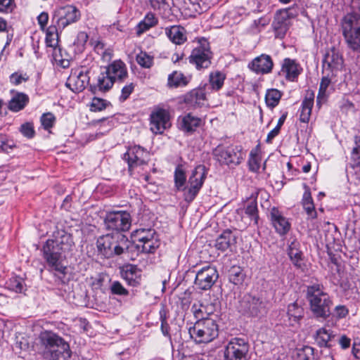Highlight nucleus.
Returning a JSON list of instances; mask_svg holds the SVG:
<instances>
[{
  "label": "nucleus",
  "instance_id": "6",
  "mask_svg": "<svg viewBox=\"0 0 360 360\" xmlns=\"http://www.w3.org/2000/svg\"><path fill=\"white\" fill-rule=\"evenodd\" d=\"M188 333L196 342L207 343L218 337L219 326L215 319L197 320Z\"/></svg>",
  "mask_w": 360,
  "mask_h": 360
},
{
  "label": "nucleus",
  "instance_id": "32",
  "mask_svg": "<svg viewBox=\"0 0 360 360\" xmlns=\"http://www.w3.org/2000/svg\"><path fill=\"white\" fill-rule=\"evenodd\" d=\"M191 311L195 319L198 320H205L210 319H215L217 320V315L213 314L214 306L212 304L204 305L200 304L199 305L194 304L192 305Z\"/></svg>",
  "mask_w": 360,
  "mask_h": 360
},
{
  "label": "nucleus",
  "instance_id": "16",
  "mask_svg": "<svg viewBox=\"0 0 360 360\" xmlns=\"http://www.w3.org/2000/svg\"><path fill=\"white\" fill-rule=\"evenodd\" d=\"M89 70L82 68L79 72L72 73L68 79L66 86L73 92H81L89 83Z\"/></svg>",
  "mask_w": 360,
  "mask_h": 360
},
{
  "label": "nucleus",
  "instance_id": "28",
  "mask_svg": "<svg viewBox=\"0 0 360 360\" xmlns=\"http://www.w3.org/2000/svg\"><path fill=\"white\" fill-rule=\"evenodd\" d=\"M13 95L8 102V108L12 112H19L25 108L29 103V96L22 92H18L15 90H11Z\"/></svg>",
  "mask_w": 360,
  "mask_h": 360
},
{
  "label": "nucleus",
  "instance_id": "44",
  "mask_svg": "<svg viewBox=\"0 0 360 360\" xmlns=\"http://www.w3.org/2000/svg\"><path fill=\"white\" fill-rule=\"evenodd\" d=\"M293 356L296 360H313L314 359V349L310 346H304L296 349Z\"/></svg>",
  "mask_w": 360,
  "mask_h": 360
},
{
  "label": "nucleus",
  "instance_id": "50",
  "mask_svg": "<svg viewBox=\"0 0 360 360\" xmlns=\"http://www.w3.org/2000/svg\"><path fill=\"white\" fill-rule=\"evenodd\" d=\"M7 284L8 288L15 292L20 293L24 290V281L21 277H12L9 279Z\"/></svg>",
  "mask_w": 360,
  "mask_h": 360
},
{
  "label": "nucleus",
  "instance_id": "15",
  "mask_svg": "<svg viewBox=\"0 0 360 360\" xmlns=\"http://www.w3.org/2000/svg\"><path fill=\"white\" fill-rule=\"evenodd\" d=\"M344 60L342 55L332 47L325 54L323 59V71L338 75L343 68Z\"/></svg>",
  "mask_w": 360,
  "mask_h": 360
},
{
  "label": "nucleus",
  "instance_id": "26",
  "mask_svg": "<svg viewBox=\"0 0 360 360\" xmlns=\"http://www.w3.org/2000/svg\"><path fill=\"white\" fill-rule=\"evenodd\" d=\"M342 34L360 32V17L356 13H347L342 20Z\"/></svg>",
  "mask_w": 360,
  "mask_h": 360
},
{
  "label": "nucleus",
  "instance_id": "62",
  "mask_svg": "<svg viewBox=\"0 0 360 360\" xmlns=\"http://www.w3.org/2000/svg\"><path fill=\"white\" fill-rule=\"evenodd\" d=\"M14 0H0V12H11L13 8Z\"/></svg>",
  "mask_w": 360,
  "mask_h": 360
},
{
  "label": "nucleus",
  "instance_id": "41",
  "mask_svg": "<svg viewBox=\"0 0 360 360\" xmlns=\"http://www.w3.org/2000/svg\"><path fill=\"white\" fill-rule=\"evenodd\" d=\"M188 81L184 74L179 71H174L169 75L167 85L170 88H176L187 85Z\"/></svg>",
  "mask_w": 360,
  "mask_h": 360
},
{
  "label": "nucleus",
  "instance_id": "27",
  "mask_svg": "<svg viewBox=\"0 0 360 360\" xmlns=\"http://www.w3.org/2000/svg\"><path fill=\"white\" fill-rule=\"evenodd\" d=\"M206 101V93L204 89H195L184 97V102L193 108L202 107Z\"/></svg>",
  "mask_w": 360,
  "mask_h": 360
},
{
  "label": "nucleus",
  "instance_id": "11",
  "mask_svg": "<svg viewBox=\"0 0 360 360\" xmlns=\"http://www.w3.org/2000/svg\"><path fill=\"white\" fill-rule=\"evenodd\" d=\"M239 310L248 316L257 317L266 312V304L252 294H245L240 301Z\"/></svg>",
  "mask_w": 360,
  "mask_h": 360
},
{
  "label": "nucleus",
  "instance_id": "51",
  "mask_svg": "<svg viewBox=\"0 0 360 360\" xmlns=\"http://www.w3.org/2000/svg\"><path fill=\"white\" fill-rule=\"evenodd\" d=\"M14 148H15L14 141L9 139L7 136L0 134V152L8 153Z\"/></svg>",
  "mask_w": 360,
  "mask_h": 360
},
{
  "label": "nucleus",
  "instance_id": "2",
  "mask_svg": "<svg viewBox=\"0 0 360 360\" xmlns=\"http://www.w3.org/2000/svg\"><path fill=\"white\" fill-rule=\"evenodd\" d=\"M207 170L205 165H199L192 170L186 184V172L182 165H178L174 172V188L183 192L184 200L191 203L195 198L207 177Z\"/></svg>",
  "mask_w": 360,
  "mask_h": 360
},
{
  "label": "nucleus",
  "instance_id": "52",
  "mask_svg": "<svg viewBox=\"0 0 360 360\" xmlns=\"http://www.w3.org/2000/svg\"><path fill=\"white\" fill-rule=\"evenodd\" d=\"M160 320L161 321L160 329L162 334L171 339V335L169 333L170 327L167 321V312L166 310L162 308L160 311Z\"/></svg>",
  "mask_w": 360,
  "mask_h": 360
},
{
  "label": "nucleus",
  "instance_id": "56",
  "mask_svg": "<svg viewBox=\"0 0 360 360\" xmlns=\"http://www.w3.org/2000/svg\"><path fill=\"white\" fill-rule=\"evenodd\" d=\"M110 105V102L99 98H94L91 104V110L101 111Z\"/></svg>",
  "mask_w": 360,
  "mask_h": 360
},
{
  "label": "nucleus",
  "instance_id": "21",
  "mask_svg": "<svg viewBox=\"0 0 360 360\" xmlns=\"http://www.w3.org/2000/svg\"><path fill=\"white\" fill-rule=\"evenodd\" d=\"M323 76L321 78L319 93L316 98L317 105L321 106V105L325 103L327 101V98L329 96L330 91L328 88L331 83H335L337 80L335 79V77L337 75L323 71Z\"/></svg>",
  "mask_w": 360,
  "mask_h": 360
},
{
  "label": "nucleus",
  "instance_id": "36",
  "mask_svg": "<svg viewBox=\"0 0 360 360\" xmlns=\"http://www.w3.org/2000/svg\"><path fill=\"white\" fill-rule=\"evenodd\" d=\"M304 314V308L297 302H294L288 305L287 316L290 326H294L295 323H299V321L303 318Z\"/></svg>",
  "mask_w": 360,
  "mask_h": 360
},
{
  "label": "nucleus",
  "instance_id": "20",
  "mask_svg": "<svg viewBox=\"0 0 360 360\" xmlns=\"http://www.w3.org/2000/svg\"><path fill=\"white\" fill-rule=\"evenodd\" d=\"M114 82H123L128 77L126 64L121 60H114L105 67Z\"/></svg>",
  "mask_w": 360,
  "mask_h": 360
},
{
  "label": "nucleus",
  "instance_id": "7",
  "mask_svg": "<svg viewBox=\"0 0 360 360\" xmlns=\"http://www.w3.org/2000/svg\"><path fill=\"white\" fill-rule=\"evenodd\" d=\"M214 158L220 165L230 166L238 165L243 159V153L240 146L218 145L212 152Z\"/></svg>",
  "mask_w": 360,
  "mask_h": 360
},
{
  "label": "nucleus",
  "instance_id": "30",
  "mask_svg": "<svg viewBox=\"0 0 360 360\" xmlns=\"http://www.w3.org/2000/svg\"><path fill=\"white\" fill-rule=\"evenodd\" d=\"M302 68L295 60L285 58L282 64L281 72L289 81H294L300 74Z\"/></svg>",
  "mask_w": 360,
  "mask_h": 360
},
{
  "label": "nucleus",
  "instance_id": "48",
  "mask_svg": "<svg viewBox=\"0 0 360 360\" xmlns=\"http://www.w3.org/2000/svg\"><path fill=\"white\" fill-rule=\"evenodd\" d=\"M225 78V75L219 71L212 72L210 75V83L212 88L215 90L220 89L224 84Z\"/></svg>",
  "mask_w": 360,
  "mask_h": 360
},
{
  "label": "nucleus",
  "instance_id": "8",
  "mask_svg": "<svg viewBox=\"0 0 360 360\" xmlns=\"http://www.w3.org/2000/svg\"><path fill=\"white\" fill-rule=\"evenodd\" d=\"M250 345L247 339L232 338L225 346L224 360H249Z\"/></svg>",
  "mask_w": 360,
  "mask_h": 360
},
{
  "label": "nucleus",
  "instance_id": "58",
  "mask_svg": "<svg viewBox=\"0 0 360 360\" xmlns=\"http://www.w3.org/2000/svg\"><path fill=\"white\" fill-rule=\"evenodd\" d=\"M20 131L22 134L28 138L32 139L34 136L35 131L34 129V125L31 122H25L20 126Z\"/></svg>",
  "mask_w": 360,
  "mask_h": 360
},
{
  "label": "nucleus",
  "instance_id": "22",
  "mask_svg": "<svg viewBox=\"0 0 360 360\" xmlns=\"http://www.w3.org/2000/svg\"><path fill=\"white\" fill-rule=\"evenodd\" d=\"M274 63L269 55L262 54L255 58L249 65L250 68L257 74H268L271 72Z\"/></svg>",
  "mask_w": 360,
  "mask_h": 360
},
{
  "label": "nucleus",
  "instance_id": "35",
  "mask_svg": "<svg viewBox=\"0 0 360 360\" xmlns=\"http://www.w3.org/2000/svg\"><path fill=\"white\" fill-rule=\"evenodd\" d=\"M305 191L302 198V206L305 210L309 219H316L317 217V213L315 210L313 199L311 198L309 188L304 184Z\"/></svg>",
  "mask_w": 360,
  "mask_h": 360
},
{
  "label": "nucleus",
  "instance_id": "33",
  "mask_svg": "<svg viewBox=\"0 0 360 360\" xmlns=\"http://www.w3.org/2000/svg\"><path fill=\"white\" fill-rule=\"evenodd\" d=\"M139 243H142L141 251L145 253H154L160 244L155 232L149 233L148 238L141 237Z\"/></svg>",
  "mask_w": 360,
  "mask_h": 360
},
{
  "label": "nucleus",
  "instance_id": "9",
  "mask_svg": "<svg viewBox=\"0 0 360 360\" xmlns=\"http://www.w3.org/2000/svg\"><path fill=\"white\" fill-rule=\"evenodd\" d=\"M80 18L81 12L76 6L66 5L60 6L54 11L52 22L61 32L68 25L79 21Z\"/></svg>",
  "mask_w": 360,
  "mask_h": 360
},
{
  "label": "nucleus",
  "instance_id": "13",
  "mask_svg": "<svg viewBox=\"0 0 360 360\" xmlns=\"http://www.w3.org/2000/svg\"><path fill=\"white\" fill-rule=\"evenodd\" d=\"M219 278L215 266H206L200 269L195 276V284L198 288L207 290L210 289Z\"/></svg>",
  "mask_w": 360,
  "mask_h": 360
},
{
  "label": "nucleus",
  "instance_id": "57",
  "mask_svg": "<svg viewBox=\"0 0 360 360\" xmlns=\"http://www.w3.org/2000/svg\"><path fill=\"white\" fill-rule=\"evenodd\" d=\"M40 121L44 129L47 130L53 126L56 117L53 113L46 112L41 115Z\"/></svg>",
  "mask_w": 360,
  "mask_h": 360
},
{
  "label": "nucleus",
  "instance_id": "14",
  "mask_svg": "<svg viewBox=\"0 0 360 360\" xmlns=\"http://www.w3.org/2000/svg\"><path fill=\"white\" fill-rule=\"evenodd\" d=\"M149 157V153L139 146L129 148L124 155V158L128 162L129 171L135 167L147 165Z\"/></svg>",
  "mask_w": 360,
  "mask_h": 360
},
{
  "label": "nucleus",
  "instance_id": "19",
  "mask_svg": "<svg viewBox=\"0 0 360 360\" xmlns=\"http://www.w3.org/2000/svg\"><path fill=\"white\" fill-rule=\"evenodd\" d=\"M169 126L167 114L164 110H158L150 115V130L154 134H162Z\"/></svg>",
  "mask_w": 360,
  "mask_h": 360
},
{
  "label": "nucleus",
  "instance_id": "59",
  "mask_svg": "<svg viewBox=\"0 0 360 360\" xmlns=\"http://www.w3.org/2000/svg\"><path fill=\"white\" fill-rule=\"evenodd\" d=\"M349 314V309L345 305H338L335 307L334 311H333V316L338 319H344Z\"/></svg>",
  "mask_w": 360,
  "mask_h": 360
},
{
  "label": "nucleus",
  "instance_id": "3",
  "mask_svg": "<svg viewBox=\"0 0 360 360\" xmlns=\"http://www.w3.org/2000/svg\"><path fill=\"white\" fill-rule=\"evenodd\" d=\"M39 342L43 347L42 356L46 360H68L72 352L69 343L56 333L44 330L39 334Z\"/></svg>",
  "mask_w": 360,
  "mask_h": 360
},
{
  "label": "nucleus",
  "instance_id": "46",
  "mask_svg": "<svg viewBox=\"0 0 360 360\" xmlns=\"http://www.w3.org/2000/svg\"><path fill=\"white\" fill-rule=\"evenodd\" d=\"M281 93L276 89H269L265 96L266 105L271 108H275L281 98Z\"/></svg>",
  "mask_w": 360,
  "mask_h": 360
},
{
  "label": "nucleus",
  "instance_id": "40",
  "mask_svg": "<svg viewBox=\"0 0 360 360\" xmlns=\"http://www.w3.org/2000/svg\"><path fill=\"white\" fill-rule=\"evenodd\" d=\"M229 281L236 285H242L246 277L243 269L238 266H233L229 270Z\"/></svg>",
  "mask_w": 360,
  "mask_h": 360
},
{
  "label": "nucleus",
  "instance_id": "12",
  "mask_svg": "<svg viewBox=\"0 0 360 360\" xmlns=\"http://www.w3.org/2000/svg\"><path fill=\"white\" fill-rule=\"evenodd\" d=\"M212 52L210 50L209 43L203 40L200 44L193 49L190 56V63L194 65L198 70L208 68L211 65Z\"/></svg>",
  "mask_w": 360,
  "mask_h": 360
},
{
  "label": "nucleus",
  "instance_id": "1",
  "mask_svg": "<svg viewBox=\"0 0 360 360\" xmlns=\"http://www.w3.org/2000/svg\"><path fill=\"white\" fill-rule=\"evenodd\" d=\"M74 242L72 236L64 230L53 233L43 247L44 256L54 275L65 283L67 267L62 264L63 254L72 250Z\"/></svg>",
  "mask_w": 360,
  "mask_h": 360
},
{
  "label": "nucleus",
  "instance_id": "23",
  "mask_svg": "<svg viewBox=\"0 0 360 360\" xmlns=\"http://www.w3.org/2000/svg\"><path fill=\"white\" fill-rule=\"evenodd\" d=\"M121 276L128 285L138 286L141 283V270L134 264H126L121 269Z\"/></svg>",
  "mask_w": 360,
  "mask_h": 360
},
{
  "label": "nucleus",
  "instance_id": "38",
  "mask_svg": "<svg viewBox=\"0 0 360 360\" xmlns=\"http://www.w3.org/2000/svg\"><path fill=\"white\" fill-rule=\"evenodd\" d=\"M314 105V94H311L309 97H306L302 103L300 120L303 123H307L309 121L311 109Z\"/></svg>",
  "mask_w": 360,
  "mask_h": 360
},
{
  "label": "nucleus",
  "instance_id": "18",
  "mask_svg": "<svg viewBox=\"0 0 360 360\" xmlns=\"http://www.w3.org/2000/svg\"><path fill=\"white\" fill-rule=\"evenodd\" d=\"M270 219L276 231L281 236H284L290 231L291 225L278 208L274 207L270 211Z\"/></svg>",
  "mask_w": 360,
  "mask_h": 360
},
{
  "label": "nucleus",
  "instance_id": "31",
  "mask_svg": "<svg viewBox=\"0 0 360 360\" xmlns=\"http://www.w3.org/2000/svg\"><path fill=\"white\" fill-rule=\"evenodd\" d=\"M179 128L186 134H192L196 130L201 123V120L191 113L179 118Z\"/></svg>",
  "mask_w": 360,
  "mask_h": 360
},
{
  "label": "nucleus",
  "instance_id": "63",
  "mask_svg": "<svg viewBox=\"0 0 360 360\" xmlns=\"http://www.w3.org/2000/svg\"><path fill=\"white\" fill-rule=\"evenodd\" d=\"M150 232H155L153 229H139L136 230L134 232V236L136 238V240L139 242V239H141V237H147L149 235V233Z\"/></svg>",
  "mask_w": 360,
  "mask_h": 360
},
{
  "label": "nucleus",
  "instance_id": "60",
  "mask_svg": "<svg viewBox=\"0 0 360 360\" xmlns=\"http://www.w3.org/2000/svg\"><path fill=\"white\" fill-rule=\"evenodd\" d=\"M134 84L133 83H130L127 85H125L121 91V95L120 96V101L123 102L125 101L131 95V94L134 90Z\"/></svg>",
  "mask_w": 360,
  "mask_h": 360
},
{
  "label": "nucleus",
  "instance_id": "49",
  "mask_svg": "<svg viewBox=\"0 0 360 360\" xmlns=\"http://www.w3.org/2000/svg\"><path fill=\"white\" fill-rule=\"evenodd\" d=\"M136 60L143 68H150L153 65V56L148 55L145 51H141L137 54Z\"/></svg>",
  "mask_w": 360,
  "mask_h": 360
},
{
  "label": "nucleus",
  "instance_id": "54",
  "mask_svg": "<svg viewBox=\"0 0 360 360\" xmlns=\"http://www.w3.org/2000/svg\"><path fill=\"white\" fill-rule=\"evenodd\" d=\"M29 79V76L26 73L15 72L9 77V82L14 86H18L22 82H26Z\"/></svg>",
  "mask_w": 360,
  "mask_h": 360
},
{
  "label": "nucleus",
  "instance_id": "42",
  "mask_svg": "<svg viewBox=\"0 0 360 360\" xmlns=\"http://www.w3.org/2000/svg\"><path fill=\"white\" fill-rule=\"evenodd\" d=\"M245 214L254 221L255 224H257L259 220V214L257 208V197L250 198L247 205L244 207Z\"/></svg>",
  "mask_w": 360,
  "mask_h": 360
},
{
  "label": "nucleus",
  "instance_id": "29",
  "mask_svg": "<svg viewBox=\"0 0 360 360\" xmlns=\"http://www.w3.org/2000/svg\"><path fill=\"white\" fill-rule=\"evenodd\" d=\"M236 243V236L230 229L224 230L216 239L214 246L221 252L226 251Z\"/></svg>",
  "mask_w": 360,
  "mask_h": 360
},
{
  "label": "nucleus",
  "instance_id": "37",
  "mask_svg": "<svg viewBox=\"0 0 360 360\" xmlns=\"http://www.w3.org/2000/svg\"><path fill=\"white\" fill-rule=\"evenodd\" d=\"M158 22L155 15L151 12L148 13L144 18L137 25L136 33L141 35L151 27L155 26Z\"/></svg>",
  "mask_w": 360,
  "mask_h": 360
},
{
  "label": "nucleus",
  "instance_id": "25",
  "mask_svg": "<svg viewBox=\"0 0 360 360\" xmlns=\"http://www.w3.org/2000/svg\"><path fill=\"white\" fill-rule=\"evenodd\" d=\"M300 243L296 239H293L288 248V255L292 264L298 269L304 268V256L300 250Z\"/></svg>",
  "mask_w": 360,
  "mask_h": 360
},
{
  "label": "nucleus",
  "instance_id": "45",
  "mask_svg": "<svg viewBox=\"0 0 360 360\" xmlns=\"http://www.w3.org/2000/svg\"><path fill=\"white\" fill-rule=\"evenodd\" d=\"M343 36L349 49L360 52V31L345 34Z\"/></svg>",
  "mask_w": 360,
  "mask_h": 360
},
{
  "label": "nucleus",
  "instance_id": "61",
  "mask_svg": "<svg viewBox=\"0 0 360 360\" xmlns=\"http://www.w3.org/2000/svg\"><path fill=\"white\" fill-rule=\"evenodd\" d=\"M89 39L88 34L85 32H79L77 34V39L74 44L77 46L79 49L83 48Z\"/></svg>",
  "mask_w": 360,
  "mask_h": 360
},
{
  "label": "nucleus",
  "instance_id": "17",
  "mask_svg": "<svg viewBox=\"0 0 360 360\" xmlns=\"http://www.w3.org/2000/svg\"><path fill=\"white\" fill-rule=\"evenodd\" d=\"M290 18L286 11H281L276 13L271 27L274 32L275 37L283 39L288 30Z\"/></svg>",
  "mask_w": 360,
  "mask_h": 360
},
{
  "label": "nucleus",
  "instance_id": "64",
  "mask_svg": "<svg viewBox=\"0 0 360 360\" xmlns=\"http://www.w3.org/2000/svg\"><path fill=\"white\" fill-rule=\"evenodd\" d=\"M352 167L360 169V151H352L351 154Z\"/></svg>",
  "mask_w": 360,
  "mask_h": 360
},
{
  "label": "nucleus",
  "instance_id": "47",
  "mask_svg": "<svg viewBox=\"0 0 360 360\" xmlns=\"http://www.w3.org/2000/svg\"><path fill=\"white\" fill-rule=\"evenodd\" d=\"M261 158L259 155L258 146L253 148L250 153V158L248 160V165L250 171L257 172L260 168Z\"/></svg>",
  "mask_w": 360,
  "mask_h": 360
},
{
  "label": "nucleus",
  "instance_id": "53",
  "mask_svg": "<svg viewBox=\"0 0 360 360\" xmlns=\"http://www.w3.org/2000/svg\"><path fill=\"white\" fill-rule=\"evenodd\" d=\"M193 9L198 13L206 11L210 7L209 0H189Z\"/></svg>",
  "mask_w": 360,
  "mask_h": 360
},
{
  "label": "nucleus",
  "instance_id": "43",
  "mask_svg": "<svg viewBox=\"0 0 360 360\" xmlns=\"http://www.w3.org/2000/svg\"><path fill=\"white\" fill-rule=\"evenodd\" d=\"M60 30L55 25L48 27L46 36V44L47 46L56 48L58 42V32Z\"/></svg>",
  "mask_w": 360,
  "mask_h": 360
},
{
  "label": "nucleus",
  "instance_id": "39",
  "mask_svg": "<svg viewBox=\"0 0 360 360\" xmlns=\"http://www.w3.org/2000/svg\"><path fill=\"white\" fill-rule=\"evenodd\" d=\"M333 338L332 332L325 328H319L316 330L314 335L315 340L317 345L321 347H330L329 342Z\"/></svg>",
  "mask_w": 360,
  "mask_h": 360
},
{
  "label": "nucleus",
  "instance_id": "5",
  "mask_svg": "<svg viewBox=\"0 0 360 360\" xmlns=\"http://www.w3.org/2000/svg\"><path fill=\"white\" fill-rule=\"evenodd\" d=\"M130 241L121 233L106 234L100 236L96 241L98 251L105 258L121 255L128 250Z\"/></svg>",
  "mask_w": 360,
  "mask_h": 360
},
{
  "label": "nucleus",
  "instance_id": "10",
  "mask_svg": "<svg viewBox=\"0 0 360 360\" xmlns=\"http://www.w3.org/2000/svg\"><path fill=\"white\" fill-rule=\"evenodd\" d=\"M106 228L115 231L116 233L128 231L131 226V217L129 212L124 210L108 212L104 219Z\"/></svg>",
  "mask_w": 360,
  "mask_h": 360
},
{
  "label": "nucleus",
  "instance_id": "34",
  "mask_svg": "<svg viewBox=\"0 0 360 360\" xmlns=\"http://www.w3.org/2000/svg\"><path fill=\"white\" fill-rule=\"evenodd\" d=\"M165 32L168 38L176 44H182L186 41V30L181 26H172L166 28Z\"/></svg>",
  "mask_w": 360,
  "mask_h": 360
},
{
  "label": "nucleus",
  "instance_id": "24",
  "mask_svg": "<svg viewBox=\"0 0 360 360\" xmlns=\"http://www.w3.org/2000/svg\"><path fill=\"white\" fill-rule=\"evenodd\" d=\"M114 83L105 67H101L100 68V73L96 77V82L91 86V89L92 91L98 90L101 92H106L112 87Z\"/></svg>",
  "mask_w": 360,
  "mask_h": 360
},
{
  "label": "nucleus",
  "instance_id": "4",
  "mask_svg": "<svg viewBox=\"0 0 360 360\" xmlns=\"http://www.w3.org/2000/svg\"><path fill=\"white\" fill-rule=\"evenodd\" d=\"M306 298L315 317L326 319L330 316L333 301L322 285L316 283L307 286Z\"/></svg>",
  "mask_w": 360,
  "mask_h": 360
},
{
  "label": "nucleus",
  "instance_id": "55",
  "mask_svg": "<svg viewBox=\"0 0 360 360\" xmlns=\"http://www.w3.org/2000/svg\"><path fill=\"white\" fill-rule=\"evenodd\" d=\"M110 290L112 295L120 296H127L129 295V291L119 281H113Z\"/></svg>",
  "mask_w": 360,
  "mask_h": 360
}]
</instances>
